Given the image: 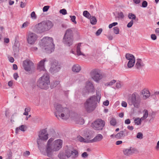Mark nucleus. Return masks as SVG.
<instances>
[{"instance_id": "nucleus-1", "label": "nucleus", "mask_w": 159, "mask_h": 159, "mask_svg": "<svg viewBox=\"0 0 159 159\" xmlns=\"http://www.w3.org/2000/svg\"><path fill=\"white\" fill-rule=\"evenodd\" d=\"M96 98L92 96L87 99L84 103V108L87 112L90 113L93 111L96 107Z\"/></svg>"}, {"instance_id": "nucleus-2", "label": "nucleus", "mask_w": 159, "mask_h": 159, "mask_svg": "<svg viewBox=\"0 0 159 159\" xmlns=\"http://www.w3.org/2000/svg\"><path fill=\"white\" fill-rule=\"evenodd\" d=\"M56 111L55 113L56 116L58 118L61 117L62 119L66 120L69 116L68 110L66 108H63L61 105L57 104L55 107Z\"/></svg>"}, {"instance_id": "nucleus-3", "label": "nucleus", "mask_w": 159, "mask_h": 159, "mask_svg": "<svg viewBox=\"0 0 159 159\" xmlns=\"http://www.w3.org/2000/svg\"><path fill=\"white\" fill-rule=\"evenodd\" d=\"M50 84L49 76L47 73L44 74L37 82V86L42 89H48Z\"/></svg>"}, {"instance_id": "nucleus-4", "label": "nucleus", "mask_w": 159, "mask_h": 159, "mask_svg": "<svg viewBox=\"0 0 159 159\" xmlns=\"http://www.w3.org/2000/svg\"><path fill=\"white\" fill-rule=\"evenodd\" d=\"M43 41L46 52L50 53L54 50L55 45L52 38L46 37L43 39Z\"/></svg>"}, {"instance_id": "nucleus-5", "label": "nucleus", "mask_w": 159, "mask_h": 159, "mask_svg": "<svg viewBox=\"0 0 159 159\" xmlns=\"http://www.w3.org/2000/svg\"><path fill=\"white\" fill-rule=\"evenodd\" d=\"M141 98L137 93H133L127 100V102L130 106L133 105L136 108H139L141 102Z\"/></svg>"}, {"instance_id": "nucleus-6", "label": "nucleus", "mask_w": 159, "mask_h": 159, "mask_svg": "<svg viewBox=\"0 0 159 159\" xmlns=\"http://www.w3.org/2000/svg\"><path fill=\"white\" fill-rule=\"evenodd\" d=\"M62 141L61 139H57L53 142L48 150L46 152L47 156L50 157L52 155V152L59 150L62 147Z\"/></svg>"}, {"instance_id": "nucleus-7", "label": "nucleus", "mask_w": 159, "mask_h": 159, "mask_svg": "<svg viewBox=\"0 0 159 159\" xmlns=\"http://www.w3.org/2000/svg\"><path fill=\"white\" fill-rule=\"evenodd\" d=\"M67 149L64 152L66 155L67 158H69L72 155V158L75 159L78 156V152L75 149L73 150V148L71 146H66Z\"/></svg>"}, {"instance_id": "nucleus-8", "label": "nucleus", "mask_w": 159, "mask_h": 159, "mask_svg": "<svg viewBox=\"0 0 159 159\" xmlns=\"http://www.w3.org/2000/svg\"><path fill=\"white\" fill-rule=\"evenodd\" d=\"M90 74L92 79L96 82H98L103 78L102 73L99 69L93 70Z\"/></svg>"}, {"instance_id": "nucleus-9", "label": "nucleus", "mask_w": 159, "mask_h": 159, "mask_svg": "<svg viewBox=\"0 0 159 159\" xmlns=\"http://www.w3.org/2000/svg\"><path fill=\"white\" fill-rule=\"evenodd\" d=\"M93 129L96 130L102 129L105 125V121L102 119H98L92 124Z\"/></svg>"}, {"instance_id": "nucleus-10", "label": "nucleus", "mask_w": 159, "mask_h": 159, "mask_svg": "<svg viewBox=\"0 0 159 159\" xmlns=\"http://www.w3.org/2000/svg\"><path fill=\"white\" fill-rule=\"evenodd\" d=\"M61 69L60 65L57 61H53L49 69L50 72L53 74L59 71Z\"/></svg>"}, {"instance_id": "nucleus-11", "label": "nucleus", "mask_w": 159, "mask_h": 159, "mask_svg": "<svg viewBox=\"0 0 159 159\" xmlns=\"http://www.w3.org/2000/svg\"><path fill=\"white\" fill-rule=\"evenodd\" d=\"M37 39V36L35 34L32 32H29L27 37V39L29 43L34 44Z\"/></svg>"}, {"instance_id": "nucleus-12", "label": "nucleus", "mask_w": 159, "mask_h": 159, "mask_svg": "<svg viewBox=\"0 0 159 159\" xmlns=\"http://www.w3.org/2000/svg\"><path fill=\"white\" fill-rule=\"evenodd\" d=\"M33 63L29 59H26L23 61V66L24 69L27 71H30L32 67L33 66Z\"/></svg>"}, {"instance_id": "nucleus-13", "label": "nucleus", "mask_w": 159, "mask_h": 159, "mask_svg": "<svg viewBox=\"0 0 159 159\" xmlns=\"http://www.w3.org/2000/svg\"><path fill=\"white\" fill-rule=\"evenodd\" d=\"M43 21L35 25L34 30L37 33H41L45 32Z\"/></svg>"}, {"instance_id": "nucleus-14", "label": "nucleus", "mask_w": 159, "mask_h": 159, "mask_svg": "<svg viewBox=\"0 0 159 159\" xmlns=\"http://www.w3.org/2000/svg\"><path fill=\"white\" fill-rule=\"evenodd\" d=\"M48 134L47 133L46 129H44L39 132V139L46 141L48 139Z\"/></svg>"}, {"instance_id": "nucleus-15", "label": "nucleus", "mask_w": 159, "mask_h": 159, "mask_svg": "<svg viewBox=\"0 0 159 159\" xmlns=\"http://www.w3.org/2000/svg\"><path fill=\"white\" fill-rule=\"evenodd\" d=\"M129 132L126 129H125L123 130L120 131V132L115 135L116 138L118 139L124 138L125 136L128 135Z\"/></svg>"}, {"instance_id": "nucleus-16", "label": "nucleus", "mask_w": 159, "mask_h": 159, "mask_svg": "<svg viewBox=\"0 0 159 159\" xmlns=\"http://www.w3.org/2000/svg\"><path fill=\"white\" fill-rule=\"evenodd\" d=\"M73 38L64 36L62 42L63 43L68 46L71 45L73 42Z\"/></svg>"}, {"instance_id": "nucleus-17", "label": "nucleus", "mask_w": 159, "mask_h": 159, "mask_svg": "<svg viewBox=\"0 0 159 159\" xmlns=\"http://www.w3.org/2000/svg\"><path fill=\"white\" fill-rule=\"evenodd\" d=\"M43 25L44 27L45 32L49 30L53 26V23L49 20H44L42 21Z\"/></svg>"}, {"instance_id": "nucleus-18", "label": "nucleus", "mask_w": 159, "mask_h": 159, "mask_svg": "<svg viewBox=\"0 0 159 159\" xmlns=\"http://www.w3.org/2000/svg\"><path fill=\"white\" fill-rule=\"evenodd\" d=\"M86 89L88 93H91L93 92L94 90V87L92 82L89 81L87 83L85 86Z\"/></svg>"}, {"instance_id": "nucleus-19", "label": "nucleus", "mask_w": 159, "mask_h": 159, "mask_svg": "<svg viewBox=\"0 0 159 159\" xmlns=\"http://www.w3.org/2000/svg\"><path fill=\"white\" fill-rule=\"evenodd\" d=\"M103 138V136L101 134H98L93 139L89 140L88 142L90 143L100 141Z\"/></svg>"}, {"instance_id": "nucleus-20", "label": "nucleus", "mask_w": 159, "mask_h": 159, "mask_svg": "<svg viewBox=\"0 0 159 159\" xmlns=\"http://www.w3.org/2000/svg\"><path fill=\"white\" fill-rule=\"evenodd\" d=\"M73 28H69L67 29L65 32L64 36L67 37L73 38Z\"/></svg>"}, {"instance_id": "nucleus-21", "label": "nucleus", "mask_w": 159, "mask_h": 159, "mask_svg": "<svg viewBox=\"0 0 159 159\" xmlns=\"http://www.w3.org/2000/svg\"><path fill=\"white\" fill-rule=\"evenodd\" d=\"M144 66V64L140 59H138L135 65V67L136 69H140Z\"/></svg>"}, {"instance_id": "nucleus-22", "label": "nucleus", "mask_w": 159, "mask_h": 159, "mask_svg": "<svg viewBox=\"0 0 159 159\" xmlns=\"http://www.w3.org/2000/svg\"><path fill=\"white\" fill-rule=\"evenodd\" d=\"M81 43H79L76 47V54L78 56L83 55L85 56V55L81 51Z\"/></svg>"}, {"instance_id": "nucleus-23", "label": "nucleus", "mask_w": 159, "mask_h": 159, "mask_svg": "<svg viewBox=\"0 0 159 159\" xmlns=\"http://www.w3.org/2000/svg\"><path fill=\"white\" fill-rule=\"evenodd\" d=\"M44 140H42L40 139H37V143L38 145V147L40 151L42 150L44 147Z\"/></svg>"}, {"instance_id": "nucleus-24", "label": "nucleus", "mask_w": 159, "mask_h": 159, "mask_svg": "<svg viewBox=\"0 0 159 159\" xmlns=\"http://www.w3.org/2000/svg\"><path fill=\"white\" fill-rule=\"evenodd\" d=\"M72 70L74 72L78 73L81 70V67L78 64L74 65L72 68Z\"/></svg>"}, {"instance_id": "nucleus-25", "label": "nucleus", "mask_w": 159, "mask_h": 159, "mask_svg": "<svg viewBox=\"0 0 159 159\" xmlns=\"http://www.w3.org/2000/svg\"><path fill=\"white\" fill-rule=\"evenodd\" d=\"M45 59L41 60L39 62L37 66V69L40 70H43L44 69V63L46 61Z\"/></svg>"}, {"instance_id": "nucleus-26", "label": "nucleus", "mask_w": 159, "mask_h": 159, "mask_svg": "<svg viewBox=\"0 0 159 159\" xmlns=\"http://www.w3.org/2000/svg\"><path fill=\"white\" fill-rule=\"evenodd\" d=\"M142 94L143 95V98L144 99H146L150 96L149 91L146 89H144L143 90Z\"/></svg>"}, {"instance_id": "nucleus-27", "label": "nucleus", "mask_w": 159, "mask_h": 159, "mask_svg": "<svg viewBox=\"0 0 159 159\" xmlns=\"http://www.w3.org/2000/svg\"><path fill=\"white\" fill-rule=\"evenodd\" d=\"M75 122L76 124L83 125L84 123V119L81 117H78L75 118Z\"/></svg>"}, {"instance_id": "nucleus-28", "label": "nucleus", "mask_w": 159, "mask_h": 159, "mask_svg": "<svg viewBox=\"0 0 159 159\" xmlns=\"http://www.w3.org/2000/svg\"><path fill=\"white\" fill-rule=\"evenodd\" d=\"M58 157L60 159H66V155L63 151H61L58 155Z\"/></svg>"}, {"instance_id": "nucleus-29", "label": "nucleus", "mask_w": 159, "mask_h": 159, "mask_svg": "<svg viewBox=\"0 0 159 159\" xmlns=\"http://www.w3.org/2000/svg\"><path fill=\"white\" fill-rule=\"evenodd\" d=\"M54 139L52 138H50L48 141L47 145L46 146V152L49 149V148L51 146V145L52 144V142L53 141Z\"/></svg>"}, {"instance_id": "nucleus-30", "label": "nucleus", "mask_w": 159, "mask_h": 159, "mask_svg": "<svg viewBox=\"0 0 159 159\" xmlns=\"http://www.w3.org/2000/svg\"><path fill=\"white\" fill-rule=\"evenodd\" d=\"M135 62V58L129 60L127 64V66L129 68L132 67L134 65Z\"/></svg>"}, {"instance_id": "nucleus-31", "label": "nucleus", "mask_w": 159, "mask_h": 159, "mask_svg": "<svg viewBox=\"0 0 159 159\" xmlns=\"http://www.w3.org/2000/svg\"><path fill=\"white\" fill-rule=\"evenodd\" d=\"M124 154L126 156H129L131 155L130 148L129 149L124 148L123 150Z\"/></svg>"}, {"instance_id": "nucleus-32", "label": "nucleus", "mask_w": 159, "mask_h": 159, "mask_svg": "<svg viewBox=\"0 0 159 159\" xmlns=\"http://www.w3.org/2000/svg\"><path fill=\"white\" fill-rule=\"evenodd\" d=\"M7 157L6 159H12V153L11 149H9L7 151Z\"/></svg>"}, {"instance_id": "nucleus-33", "label": "nucleus", "mask_w": 159, "mask_h": 159, "mask_svg": "<svg viewBox=\"0 0 159 159\" xmlns=\"http://www.w3.org/2000/svg\"><path fill=\"white\" fill-rule=\"evenodd\" d=\"M90 23L92 25H95L97 23V19L96 17L93 16L90 18Z\"/></svg>"}, {"instance_id": "nucleus-34", "label": "nucleus", "mask_w": 159, "mask_h": 159, "mask_svg": "<svg viewBox=\"0 0 159 159\" xmlns=\"http://www.w3.org/2000/svg\"><path fill=\"white\" fill-rule=\"evenodd\" d=\"M125 57L126 59L129 60H130V59H134L135 58V57L134 55L129 53H127L125 55Z\"/></svg>"}, {"instance_id": "nucleus-35", "label": "nucleus", "mask_w": 159, "mask_h": 159, "mask_svg": "<svg viewBox=\"0 0 159 159\" xmlns=\"http://www.w3.org/2000/svg\"><path fill=\"white\" fill-rule=\"evenodd\" d=\"M83 15L84 16L88 18H89L91 17L90 14L87 11H84L83 12Z\"/></svg>"}, {"instance_id": "nucleus-36", "label": "nucleus", "mask_w": 159, "mask_h": 159, "mask_svg": "<svg viewBox=\"0 0 159 159\" xmlns=\"http://www.w3.org/2000/svg\"><path fill=\"white\" fill-rule=\"evenodd\" d=\"M77 140L81 142H83L84 143H88V142L89 140H87V141H86L83 138L80 136H78L77 137Z\"/></svg>"}, {"instance_id": "nucleus-37", "label": "nucleus", "mask_w": 159, "mask_h": 159, "mask_svg": "<svg viewBox=\"0 0 159 159\" xmlns=\"http://www.w3.org/2000/svg\"><path fill=\"white\" fill-rule=\"evenodd\" d=\"M124 17L123 13L122 12H118L117 13V16L116 18H118L119 19H123Z\"/></svg>"}, {"instance_id": "nucleus-38", "label": "nucleus", "mask_w": 159, "mask_h": 159, "mask_svg": "<svg viewBox=\"0 0 159 159\" xmlns=\"http://www.w3.org/2000/svg\"><path fill=\"white\" fill-rule=\"evenodd\" d=\"M128 16L129 19H131L132 20H133L136 19L135 15L132 13H129Z\"/></svg>"}, {"instance_id": "nucleus-39", "label": "nucleus", "mask_w": 159, "mask_h": 159, "mask_svg": "<svg viewBox=\"0 0 159 159\" xmlns=\"http://www.w3.org/2000/svg\"><path fill=\"white\" fill-rule=\"evenodd\" d=\"M111 125L115 126L116 125V119L114 118H112L110 121Z\"/></svg>"}, {"instance_id": "nucleus-40", "label": "nucleus", "mask_w": 159, "mask_h": 159, "mask_svg": "<svg viewBox=\"0 0 159 159\" xmlns=\"http://www.w3.org/2000/svg\"><path fill=\"white\" fill-rule=\"evenodd\" d=\"M134 122L135 125H139L141 124V121L139 118H135L134 120Z\"/></svg>"}, {"instance_id": "nucleus-41", "label": "nucleus", "mask_w": 159, "mask_h": 159, "mask_svg": "<svg viewBox=\"0 0 159 159\" xmlns=\"http://www.w3.org/2000/svg\"><path fill=\"white\" fill-rule=\"evenodd\" d=\"M97 96H96V102L97 101L98 102H99L101 98V93L99 92H96Z\"/></svg>"}, {"instance_id": "nucleus-42", "label": "nucleus", "mask_w": 159, "mask_h": 159, "mask_svg": "<svg viewBox=\"0 0 159 159\" xmlns=\"http://www.w3.org/2000/svg\"><path fill=\"white\" fill-rule=\"evenodd\" d=\"M130 148L131 150V155L132 154H133L138 153L139 152L138 150L135 148H133L131 147H130Z\"/></svg>"}, {"instance_id": "nucleus-43", "label": "nucleus", "mask_w": 159, "mask_h": 159, "mask_svg": "<svg viewBox=\"0 0 159 159\" xmlns=\"http://www.w3.org/2000/svg\"><path fill=\"white\" fill-rule=\"evenodd\" d=\"M114 32L116 34H118L119 33V29L117 27H115L113 28Z\"/></svg>"}, {"instance_id": "nucleus-44", "label": "nucleus", "mask_w": 159, "mask_h": 159, "mask_svg": "<svg viewBox=\"0 0 159 159\" xmlns=\"http://www.w3.org/2000/svg\"><path fill=\"white\" fill-rule=\"evenodd\" d=\"M116 82V80H112L111 81L107 83V86H111Z\"/></svg>"}, {"instance_id": "nucleus-45", "label": "nucleus", "mask_w": 159, "mask_h": 159, "mask_svg": "<svg viewBox=\"0 0 159 159\" xmlns=\"http://www.w3.org/2000/svg\"><path fill=\"white\" fill-rule=\"evenodd\" d=\"M143 111L144 113L143 115V118L146 119L148 117V111L147 110L145 109Z\"/></svg>"}, {"instance_id": "nucleus-46", "label": "nucleus", "mask_w": 159, "mask_h": 159, "mask_svg": "<svg viewBox=\"0 0 159 159\" xmlns=\"http://www.w3.org/2000/svg\"><path fill=\"white\" fill-rule=\"evenodd\" d=\"M136 137L138 139H142L143 138V134L141 132H139L137 133L136 136Z\"/></svg>"}, {"instance_id": "nucleus-47", "label": "nucleus", "mask_w": 159, "mask_h": 159, "mask_svg": "<svg viewBox=\"0 0 159 159\" xmlns=\"http://www.w3.org/2000/svg\"><path fill=\"white\" fill-rule=\"evenodd\" d=\"M70 17L71 18V20L72 22H74L75 24H76L77 23V22L75 21L76 17L75 16H70Z\"/></svg>"}, {"instance_id": "nucleus-48", "label": "nucleus", "mask_w": 159, "mask_h": 159, "mask_svg": "<svg viewBox=\"0 0 159 159\" xmlns=\"http://www.w3.org/2000/svg\"><path fill=\"white\" fill-rule=\"evenodd\" d=\"M59 12L63 15H66L67 14L66 10L65 9H63L60 10Z\"/></svg>"}, {"instance_id": "nucleus-49", "label": "nucleus", "mask_w": 159, "mask_h": 159, "mask_svg": "<svg viewBox=\"0 0 159 159\" xmlns=\"http://www.w3.org/2000/svg\"><path fill=\"white\" fill-rule=\"evenodd\" d=\"M31 17L34 19H36L37 18V16L35 13V12L33 11L31 14Z\"/></svg>"}, {"instance_id": "nucleus-50", "label": "nucleus", "mask_w": 159, "mask_h": 159, "mask_svg": "<svg viewBox=\"0 0 159 159\" xmlns=\"http://www.w3.org/2000/svg\"><path fill=\"white\" fill-rule=\"evenodd\" d=\"M26 126L24 125H22L20 126L19 128L20 130L22 131H25V128Z\"/></svg>"}, {"instance_id": "nucleus-51", "label": "nucleus", "mask_w": 159, "mask_h": 159, "mask_svg": "<svg viewBox=\"0 0 159 159\" xmlns=\"http://www.w3.org/2000/svg\"><path fill=\"white\" fill-rule=\"evenodd\" d=\"M148 5V3L146 1H143L142 3V7H146Z\"/></svg>"}, {"instance_id": "nucleus-52", "label": "nucleus", "mask_w": 159, "mask_h": 159, "mask_svg": "<svg viewBox=\"0 0 159 159\" xmlns=\"http://www.w3.org/2000/svg\"><path fill=\"white\" fill-rule=\"evenodd\" d=\"M102 29L101 28L98 29L96 33V34L97 36H99L100 34L102 32Z\"/></svg>"}, {"instance_id": "nucleus-53", "label": "nucleus", "mask_w": 159, "mask_h": 159, "mask_svg": "<svg viewBox=\"0 0 159 159\" xmlns=\"http://www.w3.org/2000/svg\"><path fill=\"white\" fill-rule=\"evenodd\" d=\"M50 7L49 6H46L43 8V12H46L47 11Z\"/></svg>"}, {"instance_id": "nucleus-54", "label": "nucleus", "mask_w": 159, "mask_h": 159, "mask_svg": "<svg viewBox=\"0 0 159 159\" xmlns=\"http://www.w3.org/2000/svg\"><path fill=\"white\" fill-rule=\"evenodd\" d=\"M133 23L134 21L133 20H131L130 21L128 24L127 27L128 28L131 27L133 24Z\"/></svg>"}, {"instance_id": "nucleus-55", "label": "nucleus", "mask_w": 159, "mask_h": 159, "mask_svg": "<svg viewBox=\"0 0 159 159\" xmlns=\"http://www.w3.org/2000/svg\"><path fill=\"white\" fill-rule=\"evenodd\" d=\"M60 82L58 80L55 81L53 82V88L56 87L58 84H59Z\"/></svg>"}, {"instance_id": "nucleus-56", "label": "nucleus", "mask_w": 159, "mask_h": 159, "mask_svg": "<svg viewBox=\"0 0 159 159\" xmlns=\"http://www.w3.org/2000/svg\"><path fill=\"white\" fill-rule=\"evenodd\" d=\"M30 155V152L29 151H26L23 153V156L25 157H27Z\"/></svg>"}, {"instance_id": "nucleus-57", "label": "nucleus", "mask_w": 159, "mask_h": 159, "mask_svg": "<svg viewBox=\"0 0 159 159\" xmlns=\"http://www.w3.org/2000/svg\"><path fill=\"white\" fill-rule=\"evenodd\" d=\"M82 157L84 158H85L88 157V154L86 152H84L82 154Z\"/></svg>"}, {"instance_id": "nucleus-58", "label": "nucleus", "mask_w": 159, "mask_h": 159, "mask_svg": "<svg viewBox=\"0 0 159 159\" xmlns=\"http://www.w3.org/2000/svg\"><path fill=\"white\" fill-rule=\"evenodd\" d=\"M28 22H24L22 25L21 28H23L26 27L28 26Z\"/></svg>"}, {"instance_id": "nucleus-59", "label": "nucleus", "mask_w": 159, "mask_h": 159, "mask_svg": "<svg viewBox=\"0 0 159 159\" xmlns=\"http://www.w3.org/2000/svg\"><path fill=\"white\" fill-rule=\"evenodd\" d=\"M151 38L153 40H155L157 39V36L155 34H152Z\"/></svg>"}, {"instance_id": "nucleus-60", "label": "nucleus", "mask_w": 159, "mask_h": 159, "mask_svg": "<svg viewBox=\"0 0 159 159\" xmlns=\"http://www.w3.org/2000/svg\"><path fill=\"white\" fill-rule=\"evenodd\" d=\"M121 106L123 107H126L127 106V103L125 101L122 102L121 103Z\"/></svg>"}, {"instance_id": "nucleus-61", "label": "nucleus", "mask_w": 159, "mask_h": 159, "mask_svg": "<svg viewBox=\"0 0 159 159\" xmlns=\"http://www.w3.org/2000/svg\"><path fill=\"white\" fill-rule=\"evenodd\" d=\"M26 5V3H24L22 2H20V7L22 8L24 7Z\"/></svg>"}, {"instance_id": "nucleus-62", "label": "nucleus", "mask_w": 159, "mask_h": 159, "mask_svg": "<svg viewBox=\"0 0 159 159\" xmlns=\"http://www.w3.org/2000/svg\"><path fill=\"white\" fill-rule=\"evenodd\" d=\"M13 77L16 80L17 78L19 77L17 73H15L13 75Z\"/></svg>"}, {"instance_id": "nucleus-63", "label": "nucleus", "mask_w": 159, "mask_h": 159, "mask_svg": "<svg viewBox=\"0 0 159 159\" xmlns=\"http://www.w3.org/2000/svg\"><path fill=\"white\" fill-rule=\"evenodd\" d=\"M103 104L105 106H107L109 104V102L108 100H106L103 103Z\"/></svg>"}, {"instance_id": "nucleus-64", "label": "nucleus", "mask_w": 159, "mask_h": 159, "mask_svg": "<svg viewBox=\"0 0 159 159\" xmlns=\"http://www.w3.org/2000/svg\"><path fill=\"white\" fill-rule=\"evenodd\" d=\"M30 49L32 51H35L37 50L38 48L36 47H33L30 48Z\"/></svg>"}]
</instances>
